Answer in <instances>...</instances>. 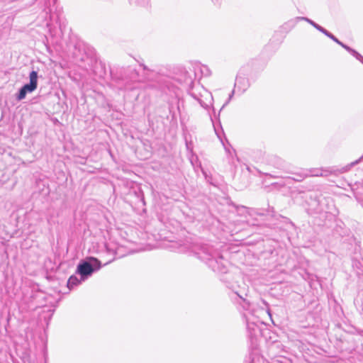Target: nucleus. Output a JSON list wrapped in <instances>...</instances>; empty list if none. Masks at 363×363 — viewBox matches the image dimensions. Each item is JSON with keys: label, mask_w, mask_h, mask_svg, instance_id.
Listing matches in <instances>:
<instances>
[{"label": "nucleus", "mask_w": 363, "mask_h": 363, "mask_svg": "<svg viewBox=\"0 0 363 363\" xmlns=\"http://www.w3.org/2000/svg\"><path fill=\"white\" fill-rule=\"evenodd\" d=\"M230 298L237 309L242 313L246 323V328L250 337L256 335L259 332V325L262 322L257 315L258 310L254 303L247 299L245 290H235L229 294Z\"/></svg>", "instance_id": "1"}, {"label": "nucleus", "mask_w": 363, "mask_h": 363, "mask_svg": "<svg viewBox=\"0 0 363 363\" xmlns=\"http://www.w3.org/2000/svg\"><path fill=\"white\" fill-rule=\"evenodd\" d=\"M225 203L228 211L236 213L238 216H245L246 223L250 225H259L258 220L256 216H264L269 213L274 212L273 207H269L268 209L252 208L245 206L235 205L229 198H223Z\"/></svg>", "instance_id": "2"}, {"label": "nucleus", "mask_w": 363, "mask_h": 363, "mask_svg": "<svg viewBox=\"0 0 363 363\" xmlns=\"http://www.w3.org/2000/svg\"><path fill=\"white\" fill-rule=\"evenodd\" d=\"M171 247L177 252L188 253L200 260H202V255L204 254L203 240L197 237L174 241Z\"/></svg>", "instance_id": "3"}, {"label": "nucleus", "mask_w": 363, "mask_h": 363, "mask_svg": "<svg viewBox=\"0 0 363 363\" xmlns=\"http://www.w3.org/2000/svg\"><path fill=\"white\" fill-rule=\"evenodd\" d=\"M101 267V263L99 259L94 257H89L79 262L77 267L76 274L80 276L82 281H85Z\"/></svg>", "instance_id": "4"}, {"label": "nucleus", "mask_w": 363, "mask_h": 363, "mask_svg": "<svg viewBox=\"0 0 363 363\" xmlns=\"http://www.w3.org/2000/svg\"><path fill=\"white\" fill-rule=\"evenodd\" d=\"M38 72L32 70L29 74V83L24 84L16 94V99L18 101L24 99L28 93H32L38 87Z\"/></svg>", "instance_id": "5"}, {"label": "nucleus", "mask_w": 363, "mask_h": 363, "mask_svg": "<svg viewBox=\"0 0 363 363\" xmlns=\"http://www.w3.org/2000/svg\"><path fill=\"white\" fill-rule=\"evenodd\" d=\"M306 172L307 174V177H325L328 176V174H331L333 172H338L340 173L345 172L348 170L347 167H343L340 170H333L329 171L328 169H318V168H311V169H305Z\"/></svg>", "instance_id": "6"}, {"label": "nucleus", "mask_w": 363, "mask_h": 363, "mask_svg": "<svg viewBox=\"0 0 363 363\" xmlns=\"http://www.w3.org/2000/svg\"><path fill=\"white\" fill-rule=\"evenodd\" d=\"M250 86L249 80L245 75H242L241 73H239L236 77L234 84V87L235 89H237V91L239 94H242L250 87Z\"/></svg>", "instance_id": "7"}, {"label": "nucleus", "mask_w": 363, "mask_h": 363, "mask_svg": "<svg viewBox=\"0 0 363 363\" xmlns=\"http://www.w3.org/2000/svg\"><path fill=\"white\" fill-rule=\"evenodd\" d=\"M206 183H208L210 185H211L213 188L218 189L219 186L220 185V183L222 182L220 176L218 174H211L208 175L207 172H206Z\"/></svg>", "instance_id": "8"}, {"label": "nucleus", "mask_w": 363, "mask_h": 363, "mask_svg": "<svg viewBox=\"0 0 363 363\" xmlns=\"http://www.w3.org/2000/svg\"><path fill=\"white\" fill-rule=\"evenodd\" d=\"M293 174L294 177H289L288 179L300 182L307 178V174L305 169H302L301 172L294 173Z\"/></svg>", "instance_id": "9"}, {"label": "nucleus", "mask_w": 363, "mask_h": 363, "mask_svg": "<svg viewBox=\"0 0 363 363\" xmlns=\"http://www.w3.org/2000/svg\"><path fill=\"white\" fill-rule=\"evenodd\" d=\"M82 281H82L81 278L78 279L75 275H72L68 279L67 287L69 289H72L74 288V286L79 285Z\"/></svg>", "instance_id": "10"}, {"label": "nucleus", "mask_w": 363, "mask_h": 363, "mask_svg": "<svg viewBox=\"0 0 363 363\" xmlns=\"http://www.w3.org/2000/svg\"><path fill=\"white\" fill-rule=\"evenodd\" d=\"M258 306L261 310L265 311L266 313L269 315V316H272L269 305L266 301L262 299L261 303L258 304Z\"/></svg>", "instance_id": "11"}, {"label": "nucleus", "mask_w": 363, "mask_h": 363, "mask_svg": "<svg viewBox=\"0 0 363 363\" xmlns=\"http://www.w3.org/2000/svg\"><path fill=\"white\" fill-rule=\"evenodd\" d=\"M300 21H296V17L293 18V19H291L290 21H287L286 23H285L284 25H283V28L284 29H286V28H289V30L292 29L293 28L295 27V26L296 25V23L298 22H299Z\"/></svg>", "instance_id": "12"}, {"label": "nucleus", "mask_w": 363, "mask_h": 363, "mask_svg": "<svg viewBox=\"0 0 363 363\" xmlns=\"http://www.w3.org/2000/svg\"><path fill=\"white\" fill-rule=\"evenodd\" d=\"M296 21H304L308 23L309 24H311L314 28L318 24L315 22H314L313 21H312L311 19H310V18H308L307 17H303V16H298V17H296Z\"/></svg>", "instance_id": "13"}, {"label": "nucleus", "mask_w": 363, "mask_h": 363, "mask_svg": "<svg viewBox=\"0 0 363 363\" xmlns=\"http://www.w3.org/2000/svg\"><path fill=\"white\" fill-rule=\"evenodd\" d=\"M302 189H304L303 190H299V192L300 193H303L305 191H313L314 189V186L313 184H309L306 186H301Z\"/></svg>", "instance_id": "14"}, {"label": "nucleus", "mask_w": 363, "mask_h": 363, "mask_svg": "<svg viewBox=\"0 0 363 363\" xmlns=\"http://www.w3.org/2000/svg\"><path fill=\"white\" fill-rule=\"evenodd\" d=\"M347 52H349L353 57H354L355 58L357 57V56L359 55V52H357L355 50L352 49V48L350 47V48L347 50Z\"/></svg>", "instance_id": "15"}, {"label": "nucleus", "mask_w": 363, "mask_h": 363, "mask_svg": "<svg viewBox=\"0 0 363 363\" xmlns=\"http://www.w3.org/2000/svg\"><path fill=\"white\" fill-rule=\"evenodd\" d=\"M347 52H349L353 57H354L355 58L357 57V56L359 55V52H357L355 50L352 49V48L350 47V48L347 50Z\"/></svg>", "instance_id": "16"}, {"label": "nucleus", "mask_w": 363, "mask_h": 363, "mask_svg": "<svg viewBox=\"0 0 363 363\" xmlns=\"http://www.w3.org/2000/svg\"><path fill=\"white\" fill-rule=\"evenodd\" d=\"M135 3L141 6H145L148 4V0H135Z\"/></svg>", "instance_id": "17"}, {"label": "nucleus", "mask_w": 363, "mask_h": 363, "mask_svg": "<svg viewBox=\"0 0 363 363\" xmlns=\"http://www.w3.org/2000/svg\"><path fill=\"white\" fill-rule=\"evenodd\" d=\"M235 89H235V88H234V89L232 90L231 93L229 94L228 99L227 100V101L225 102V104L223 106H225V105H226L227 104H228V103H229V101L232 99V98H233V95L235 94Z\"/></svg>", "instance_id": "18"}, {"label": "nucleus", "mask_w": 363, "mask_h": 363, "mask_svg": "<svg viewBox=\"0 0 363 363\" xmlns=\"http://www.w3.org/2000/svg\"><path fill=\"white\" fill-rule=\"evenodd\" d=\"M332 40H333L336 43H340V40L332 33H330V36H328Z\"/></svg>", "instance_id": "19"}, {"label": "nucleus", "mask_w": 363, "mask_h": 363, "mask_svg": "<svg viewBox=\"0 0 363 363\" xmlns=\"http://www.w3.org/2000/svg\"><path fill=\"white\" fill-rule=\"evenodd\" d=\"M338 45H340L342 48H343L344 49H345L347 51V50L350 48V47L347 45H345V43H343L342 42L340 41V43H337Z\"/></svg>", "instance_id": "20"}, {"label": "nucleus", "mask_w": 363, "mask_h": 363, "mask_svg": "<svg viewBox=\"0 0 363 363\" xmlns=\"http://www.w3.org/2000/svg\"><path fill=\"white\" fill-rule=\"evenodd\" d=\"M322 33H323L327 37L330 36V33L328 30H327L325 28H323V30L321 31Z\"/></svg>", "instance_id": "21"}, {"label": "nucleus", "mask_w": 363, "mask_h": 363, "mask_svg": "<svg viewBox=\"0 0 363 363\" xmlns=\"http://www.w3.org/2000/svg\"><path fill=\"white\" fill-rule=\"evenodd\" d=\"M322 33H323L327 37L330 36V33L328 30H327L325 28H323V30L321 31Z\"/></svg>", "instance_id": "22"}, {"label": "nucleus", "mask_w": 363, "mask_h": 363, "mask_svg": "<svg viewBox=\"0 0 363 363\" xmlns=\"http://www.w3.org/2000/svg\"><path fill=\"white\" fill-rule=\"evenodd\" d=\"M211 74V70L206 66V74L205 76H210Z\"/></svg>", "instance_id": "23"}, {"label": "nucleus", "mask_w": 363, "mask_h": 363, "mask_svg": "<svg viewBox=\"0 0 363 363\" xmlns=\"http://www.w3.org/2000/svg\"><path fill=\"white\" fill-rule=\"evenodd\" d=\"M315 28L317 29L320 32H321L323 30V28L322 26H320V25H318V24L316 25Z\"/></svg>", "instance_id": "24"}, {"label": "nucleus", "mask_w": 363, "mask_h": 363, "mask_svg": "<svg viewBox=\"0 0 363 363\" xmlns=\"http://www.w3.org/2000/svg\"><path fill=\"white\" fill-rule=\"evenodd\" d=\"M267 176H269L272 178H279L280 177L278 176V175H272V174H266Z\"/></svg>", "instance_id": "25"}, {"label": "nucleus", "mask_w": 363, "mask_h": 363, "mask_svg": "<svg viewBox=\"0 0 363 363\" xmlns=\"http://www.w3.org/2000/svg\"><path fill=\"white\" fill-rule=\"evenodd\" d=\"M58 20L60 21V23H59L60 28L61 30H62V26H65L60 22V17H58Z\"/></svg>", "instance_id": "26"}, {"label": "nucleus", "mask_w": 363, "mask_h": 363, "mask_svg": "<svg viewBox=\"0 0 363 363\" xmlns=\"http://www.w3.org/2000/svg\"><path fill=\"white\" fill-rule=\"evenodd\" d=\"M215 4H218L220 2V0H211Z\"/></svg>", "instance_id": "27"}, {"label": "nucleus", "mask_w": 363, "mask_h": 363, "mask_svg": "<svg viewBox=\"0 0 363 363\" xmlns=\"http://www.w3.org/2000/svg\"><path fill=\"white\" fill-rule=\"evenodd\" d=\"M48 9V11H46V13H48V12H51V9H50L49 6H46V10Z\"/></svg>", "instance_id": "28"}, {"label": "nucleus", "mask_w": 363, "mask_h": 363, "mask_svg": "<svg viewBox=\"0 0 363 363\" xmlns=\"http://www.w3.org/2000/svg\"><path fill=\"white\" fill-rule=\"evenodd\" d=\"M197 100L199 101L201 106L203 107V105L202 104V100L201 99H199V98L197 99Z\"/></svg>", "instance_id": "29"}, {"label": "nucleus", "mask_w": 363, "mask_h": 363, "mask_svg": "<svg viewBox=\"0 0 363 363\" xmlns=\"http://www.w3.org/2000/svg\"><path fill=\"white\" fill-rule=\"evenodd\" d=\"M113 259H111V260L108 261L107 262H106V263H105V264H104V265L108 264L109 263H111V262H113Z\"/></svg>", "instance_id": "30"}, {"label": "nucleus", "mask_w": 363, "mask_h": 363, "mask_svg": "<svg viewBox=\"0 0 363 363\" xmlns=\"http://www.w3.org/2000/svg\"><path fill=\"white\" fill-rule=\"evenodd\" d=\"M361 57H362V55L359 53V55L357 56L356 59L359 60V58H361Z\"/></svg>", "instance_id": "31"}, {"label": "nucleus", "mask_w": 363, "mask_h": 363, "mask_svg": "<svg viewBox=\"0 0 363 363\" xmlns=\"http://www.w3.org/2000/svg\"><path fill=\"white\" fill-rule=\"evenodd\" d=\"M141 201L143 202V204H145V200L143 196L141 198Z\"/></svg>", "instance_id": "32"}, {"label": "nucleus", "mask_w": 363, "mask_h": 363, "mask_svg": "<svg viewBox=\"0 0 363 363\" xmlns=\"http://www.w3.org/2000/svg\"><path fill=\"white\" fill-rule=\"evenodd\" d=\"M359 61H360L361 62L363 61V56L362 55V57L359 58Z\"/></svg>", "instance_id": "33"}, {"label": "nucleus", "mask_w": 363, "mask_h": 363, "mask_svg": "<svg viewBox=\"0 0 363 363\" xmlns=\"http://www.w3.org/2000/svg\"><path fill=\"white\" fill-rule=\"evenodd\" d=\"M213 262L212 260H210V259H209V260H208V262L207 264H209V265H211V262Z\"/></svg>", "instance_id": "34"}, {"label": "nucleus", "mask_w": 363, "mask_h": 363, "mask_svg": "<svg viewBox=\"0 0 363 363\" xmlns=\"http://www.w3.org/2000/svg\"><path fill=\"white\" fill-rule=\"evenodd\" d=\"M357 162L358 161H355V162L351 164V166L354 165V164H357Z\"/></svg>", "instance_id": "35"}, {"label": "nucleus", "mask_w": 363, "mask_h": 363, "mask_svg": "<svg viewBox=\"0 0 363 363\" xmlns=\"http://www.w3.org/2000/svg\"><path fill=\"white\" fill-rule=\"evenodd\" d=\"M201 172H202L203 174H204V170H203V168H201Z\"/></svg>", "instance_id": "36"}, {"label": "nucleus", "mask_w": 363, "mask_h": 363, "mask_svg": "<svg viewBox=\"0 0 363 363\" xmlns=\"http://www.w3.org/2000/svg\"><path fill=\"white\" fill-rule=\"evenodd\" d=\"M363 158V155L361 157L360 160H362Z\"/></svg>", "instance_id": "37"}, {"label": "nucleus", "mask_w": 363, "mask_h": 363, "mask_svg": "<svg viewBox=\"0 0 363 363\" xmlns=\"http://www.w3.org/2000/svg\"><path fill=\"white\" fill-rule=\"evenodd\" d=\"M362 63L363 64V61L362 62Z\"/></svg>", "instance_id": "38"}]
</instances>
